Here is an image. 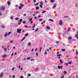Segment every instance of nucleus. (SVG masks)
Wrapping results in <instances>:
<instances>
[{"label": "nucleus", "instance_id": "nucleus-21", "mask_svg": "<svg viewBox=\"0 0 78 78\" xmlns=\"http://www.w3.org/2000/svg\"><path fill=\"white\" fill-rule=\"evenodd\" d=\"M63 73H64V74H65V75H66V74H67V71H65Z\"/></svg>", "mask_w": 78, "mask_h": 78}, {"label": "nucleus", "instance_id": "nucleus-52", "mask_svg": "<svg viewBox=\"0 0 78 78\" xmlns=\"http://www.w3.org/2000/svg\"><path fill=\"white\" fill-rule=\"evenodd\" d=\"M23 16H27V14H24Z\"/></svg>", "mask_w": 78, "mask_h": 78}, {"label": "nucleus", "instance_id": "nucleus-40", "mask_svg": "<svg viewBox=\"0 0 78 78\" xmlns=\"http://www.w3.org/2000/svg\"><path fill=\"white\" fill-rule=\"evenodd\" d=\"M65 33H66V34H67V33H68V32L66 30L65 31Z\"/></svg>", "mask_w": 78, "mask_h": 78}, {"label": "nucleus", "instance_id": "nucleus-1", "mask_svg": "<svg viewBox=\"0 0 78 78\" xmlns=\"http://www.w3.org/2000/svg\"><path fill=\"white\" fill-rule=\"evenodd\" d=\"M21 31H22V29H17V33H20H20H21Z\"/></svg>", "mask_w": 78, "mask_h": 78}, {"label": "nucleus", "instance_id": "nucleus-30", "mask_svg": "<svg viewBox=\"0 0 78 78\" xmlns=\"http://www.w3.org/2000/svg\"><path fill=\"white\" fill-rule=\"evenodd\" d=\"M62 50L63 51H66V49H62Z\"/></svg>", "mask_w": 78, "mask_h": 78}, {"label": "nucleus", "instance_id": "nucleus-41", "mask_svg": "<svg viewBox=\"0 0 78 78\" xmlns=\"http://www.w3.org/2000/svg\"><path fill=\"white\" fill-rule=\"evenodd\" d=\"M38 30H39V29L38 28H37V29L35 30V31H38Z\"/></svg>", "mask_w": 78, "mask_h": 78}, {"label": "nucleus", "instance_id": "nucleus-46", "mask_svg": "<svg viewBox=\"0 0 78 78\" xmlns=\"http://www.w3.org/2000/svg\"><path fill=\"white\" fill-rule=\"evenodd\" d=\"M20 78H23V76H20Z\"/></svg>", "mask_w": 78, "mask_h": 78}, {"label": "nucleus", "instance_id": "nucleus-35", "mask_svg": "<svg viewBox=\"0 0 78 78\" xmlns=\"http://www.w3.org/2000/svg\"><path fill=\"white\" fill-rule=\"evenodd\" d=\"M39 5V3H38L35 4V6H37V5Z\"/></svg>", "mask_w": 78, "mask_h": 78}, {"label": "nucleus", "instance_id": "nucleus-13", "mask_svg": "<svg viewBox=\"0 0 78 78\" xmlns=\"http://www.w3.org/2000/svg\"><path fill=\"white\" fill-rule=\"evenodd\" d=\"M7 56V55H2V58H5V57H6Z\"/></svg>", "mask_w": 78, "mask_h": 78}, {"label": "nucleus", "instance_id": "nucleus-23", "mask_svg": "<svg viewBox=\"0 0 78 78\" xmlns=\"http://www.w3.org/2000/svg\"><path fill=\"white\" fill-rule=\"evenodd\" d=\"M49 20H50V21H51L52 22H53V20L51 19H50Z\"/></svg>", "mask_w": 78, "mask_h": 78}, {"label": "nucleus", "instance_id": "nucleus-44", "mask_svg": "<svg viewBox=\"0 0 78 78\" xmlns=\"http://www.w3.org/2000/svg\"><path fill=\"white\" fill-rule=\"evenodd\" d=\"M56 44H59V41H56Z\"/></svg>", "mask_w": 78, "mask_h": 78}, {"label": "nucleus", "instance_id": "nucleus-12", "mask_svg": "<svg viewBox=\"0 0 78 78\" xmlns=\"http://www.w3.org/2000/svg\"><path fill=\"white\" fill-rule=\"evenodd\" d=\"M72 39V37H68V39L69 40H70V39Z\"/></svg>", "mask_w": 78, "mask_h": 78}, {"label": "nucleus", "instance_id": "nucleus-3", "mask_svg": "<svg viewBox=\"0 0 78 78\" xmlns=\"http://www.w3.org/2000/svg\"><path fill=\"white\" fill-rule=\"evenodd\" d=\"M56 6H57V4H55L54 5H53V7H52V9H55L56 7Z\"/></svg>", "mask_w": 78, "mask_h": 78}, {"label": "nucleus", "instance_id": "nucleus-16", "mask_svg": "<svg viewBox=\"0 0 78 78\" xmlns=\"http://www.w3.org/2000/svg\"><path fill=\"white\" fill-rule=\"evenodd\" d=\"M12 33V32H10L9 33V34H8V36H9V35H10L11 34V33Z\"/></svg>", "mask_w": 78, "mask_h": 78}, {"label": "nucleus", "instance_id": "nucleus-61", "mask_svg": "<svg viewBox=\"0 0 78 78\" xmlns=\"http://www.w3.org/2000/svg\"><path fill=\"white\" fill-rule=\"evenodd\" d=\"M38 17H39V18H40V17H41V16L40 15L38 16Z\"/></svg>", "mask_w": 78, "mask_h": 78}, {"label": "nucleus", "instance_id": "nucleus-37", "mask_svg": "<svg viewBox=\"0 0 78 78\" xmlns=\"http://www.w3.org/2000/svg\"><path fill=\"white\" fill-rule=\"evenodd\" d=\"M65 65H66V66H68L69 65V64H68V63H65Z\"/></svg>", "mask_w": 78, "mask_h": 78}, {"label": "nucleus", "instance_id": "nucleus-24", "mask_svg": "<svg viewBox=\"0 0 78 78\" xmlns=\"http://www.w3.org/2000/svg\"><path fill=\"white\" fill-rule=\"evenodd\" d=\"M28 45H29V46H30L31 45V43L30 42L29 44H27Z\"/></svg>", "mask_w": 78, "mask_h": 78}, {"label": "nucleus", "instance_id": "nucleus-9", "mask_svg": "<svg viewBox=\"0 0 78 78\" xmlns=\"http://www.w3.org/2000/svg\"><path fill=\"white\" fill-rule=\"evenodd\" d=\"M7 36H8V33H5V34H4V37H6V36H7Z\"/></svg>", "mask_w": 78, "mask_h": 78}, {"label": "nucleus", "instance_id": "nucleus-64", "mask_svg": "<svg viewBox=\"0 0 78 78\" xmlns=\"http://www.w3.org/2000/svg\"><path fill=\"white\" fill-rule=\"evenodd\" d=\"M64 76H62V77H61V78H64Z\"/></svg>", "mask_w": 78, "mask_h": 78}, {"label": "nucleus", "instance_id": "nucleus-38", "mask_svg": "<svg viewBox=\"0 0 78 78\" xmlns=\"http://www.w3.org/2000/svg\"><path fill=\"white\" fill-rule=\"evenodd\" d=\"M33 2L34 3H36V0H34Z\"/></svg>", "mask_w": 78, "mask_h": 78}, {"label": "nucleus", "instance_id": "nucleus-58", "mask_svg": "<svg viewBox=\"0 0 78 78\" xmlns=\"http://www.w3.org/2000/svg\"><path fill=\"white\" fill-rule=\"evenodd\" d=\"M36 55H37V56H38V53H36Z\"/></svg>", "mask_w": 78, "mask_h": 78}, {"label": "nucleus", "instance_id": "nucleus-14", "mask_svg": "<svg viewBox=\"0 0 78 78\" xmlns=\"http://www.w3.org/2000/svg\"><path fill=\"white\" fill-rule=\"evenodd\" d=\"M46 28L48 30H50V27L48 26H47Z\"/></svg>", "mask_w": 78, "mask_h": 78}, {"label": "nucleus", "instance_id": "nucleus-26", "mask_svg": "<svg viewBox=\"0 0 78 78\" xmlns=\"http://www.w3.org/2000/svg\"><path fill=\"white\" fill-rule=\"evenodd\" d=\"M62 56V55L61 54H58L57 55V56Z\"/></svg>", "mask_w": 78, "mask_h": 78}, {"label": "nucleus", "instance_id": "nucleus-28", "mask_svg": "<svg viewBox=\"0 0 78 78\" xmlns=\"http://www.w3.org/2000/svg\"><path fill=\"white\" fill-rule=\"evenodd\" d=\"M46 12V11H44L42 12H41V13H42V14H43V13H45V12Z\"/></svg>", "mask_w": 78, "mask_h": 78}, {"label": "nucleus", "instance_id": "nucleus-10", "mask_svg": "<svg viewBox=\"0 0 78 78\" xmlns=\"http://www.w3.org/2000/svg\"><path fill=\"white\" fill-rule=\"evenodd\" d=\"M25 38H26V37H23V38L22 39L21 41L22 42V41H24V40H25Z\"/></svg>", "mask_w": 78, "mask_h": 78}, {"label": "nucleus", "instance_id": "nucleus-34", "mask_svg": "<svg viewBox=\"0 0 78 78\" xmlns=\"http://www.w3.org/2000/svg\"><path fill=\"white\" fill-rule=\"evenodd\" d=\"M41 50H42V48H40V51H39L40 52H41Z\"/></svg>", "mask_w": 78, "mask_h": 78}, {"label": "nucleus", "instance_id": "nucleus-11", "mask_svg": "<svg viewBox=\"0 0 78 78\" xmlns=\"http://www.w3.org/2000/svg\"><path fill=\"white\" fill-rule=\"evenodd\" d=\"M20 6L21 7H23V6H24V5L23 4H22V3H20Z\"/></svg>", "mask_w": 78, "mask_h": 78}, {"label": "nucleus", "instance_id": "nucleus-63", "mask_svg": "<svg viewBox=\"0 0 78 78\" xmlns=\"http://www.w3.org/2000/svg\"><path fill=\"white\" fill-rule=\"evenodd\" d=\"M2 28H5V26H2Z\"/></svg>", "mask_w": 78, "mask_h": 78}, {"label": "nucleus", "instance_id": "nucleus-50", "mask_svg": "<svg viewBox=\"0 0 78 78\" xmlns=\"http://www.w3.org/2000/svg\"><path fill=\"white\" fill-rule=\"evenodd\" d=\"M65 17V18H66H66L69 17V16H65V17Z\"/></svg>", "mask_w": 78, "mask_h": 78}, {"label": "nucleus", "instance_id": "nucleus-4", "mask_svg": "<svg viewBox=\"0 0 78 78\" xmlns=\"http://www.w3.org/2000/svg\"><path fill=\"white\" fill-rule=\"evenodd\" d=\"M58 69H61V70L62 69V66H58Z\"/></svg>", "mask_w": 78, "mask_h": 78}, {"label": "nucleus", "instance_id": "nucleus-17", "mask_svg": "<svg viewBox=\"0 0 78 78\" xmlns=\"http://www.w3.org/2000/svg\"><path fill=\"white\" fill-rule=\"evenodd\" d=\"M19 19V17H16L15 18V19L16 20H18Z\"/></svg>", "mask_w": 78, "mask_h": 78}, {"label": "nucleus", "instance_id": "nucleus-8", "mask_svg": "<svg viewBox=\"0 0 78 78\" xmlns=\"http://www.w3.org/2000/svg\"><path fill=\"white\" fill-rule=\"evenodd\" d=\"M3 73H1V74L0 75V77L1 78H2V77H3Z\"/></svg>", "mask_w": 78, "mask_h": 78}, {"label": "nucleus", "instance_id": "nucleus-36", "mask_svg": "<svg viewBox=\"0 0 78 78\" xmlns=\"http://www.w3.org/2000/svg\"><path fill=\"white\" fill-rule=\"evenodd\" d=\"M26 22H26V21H24L23 22V23H26Z\"/></svg>", "mask_w": 78, "mask_h": 78}, {"label": "nucleus", "instance_id": "nucleus-19", "mask_svg": "<svg viewBox=\"0 0 78 78\" xmlns=\"http://www.w3.org/2000/svg\"><path fill=\"white\" fill-rule=\"evenodd\" d=\"M7 3L8 5H10V2L9 1H8Z\"/></svg>", "mask_w": 78, "mask_h": 78}, {"label": "nucleus", "instance_id": "nucleus-2", "mask_svg": "<svg viewBox=\"0 0 78 78\" xmlns=\"http://www.w3.org/2000/svg\"><path fill=\"white\" fill-rule=\"evenodd\" d=\"M59 25L61 26L62 25V20H60L59 21Z\"/></svg>", "mask_w": 78, "mask_h": 78}, {"label": "nucleus", "instance_id": "nucleus-53", "mask_svg": "<svg viewBox=\"0 0 78 78\" xmlns=\"http://www.w3.org/2000/svg\"><path fill=\"white\" fill-rule=\"evenodd\" d=\"M10 43H12L13 42H14V41H10Z\"/></svg>", "mask_w": 78, "mask_h": 78}, {"label": "nucleus", "instance_id": "nucleus-60", "mask_svg": "<svg viewBox=\"0 0 78 78\" xmlns=\"http://www.w3.org/2000/svg\"><path fill=\"white\" fill-rule=\"evenodd\" d=\"M33 21H31L30 22V23H33Z\"/></svg>", "mask_w": 78, "mask_h": 78}, {"label": "nucleus", "instance_id": "nucleus-29", "mask_svg": "<svg viewBox=\"0 0 78 78\" xmlns=\"http://www.w3.org/2000/svg\"><path fill=\"white\" fill-rule=\"evenodd\" d=\"M13 16H12L10 17V19H11L12 20L13 19Z\"/></svg>", "mask_w": 78, "mask_h": 78}, {"label": "nucleus", "instance_id": "nucleus-47", "mask_svg": "<svg viewBox=\"0 0 78 78\" xmlns=\"http://www.w3.org/2000/svg\"><path fill=\"white\" fill-rule=\"evenodd\" d=\"M76 53L77 55H78V52H77V51H76Z\"/></svg>", "mask_w": 78, "mask_h": 78}, {"label": "nucleus", "instance_id": "nucleus-33", "mask_svg": "<svg viewBox=\"0 0 78 78\" xmlns=\"http://www.w3.org/2000/svg\"><path fill=\"white\" fill-rule=\"evenodd\" d=\"M24 27L27 28H29V27L28 26H27L26 25H25L24 26Z\"/></svg>", "mask_w": 78, "mask_h": 78}, {"label": "nucleus", "instance_id": "nucleus-22", "mask_svg": "<svg viewBox=\"0 0 78 78\" xmlns=\"http://www.w3.org/2000/svg\"><path fill=\"white\" fill-rule=\"evenodd\" d=\"M40 8H43V7H42V5H41V4L40 5Z\"/></svg>", "mask_w": 78, "mask_h": 78}, {"label": "nucleus", "instance_id": "nucleus-45", "mask_svg": "<svg viewBox=\"0 0 78 78\" xmlns=\"http://www.w3.org/2000/svg\"><path fill=\"white\" fill-rule=\"evenodd\" d=\"M28 76H31V74H28Z\"/></svg>", "mask_w": 78, "mask_h": 78}, {"label": "nucleus", "instance_id": "nucleus-6", "mask_svg": "<svg viewBox=\"0 0 78 78\" xmlns=\"http://www.w3.org/2000/svg\"><path fill=\"white\" fill-rule=\"evenodd\" d=\"M75 37L76 38V39H78V31L77 32V35H75Z\"/></svg>", "mask_w": 78, "mask_h": 78}, {"label": "nucleus", "instance_id": "nucleus-18", "mask_svg": "<svg viewBox=\"0 0 78 78\" xmlns=\"http://www.w3.org/2000/svg\"><path fill=\"white\" fill-rule=\"evenodd\" d=\"M59 61H60V63L61 64H62V60H61V59H60L59 60Z\"/></svg>", "mask_w": 78, "mask_h": 78}, {"label": "nucleus", "instance_id": "nucleus-32", "mask_svg": "<svg viewBox=\"0 0 78 78\" xmlns=\"http://www.w3.org/2000/svg\"><path fill=\"white\" fill-rule=\"evenodd\" d=\"M72 62L71 61V62H69L68 63V64H72Z\"/></svg>", "mask_w": 78, "mask_h": 78}, {"label": "nucleus", "instance_id": "nucleus-56", "mask_svg": "<svg viewBox=\"0 0 78 78\" xmlns=\"http://www.w3.org/2000/svg\"><path fill=\"white\" fill-rule=\"evenodd\" d=\"M20 24H21V22H20V23H18V25H20Z\"/></svg>", "mask_w": 78, "mask_h": 78}, {"label": "nucleus", "instance_id": "nucleus-15", "mask_svg": "<svg viewBox=\"0 0 78 78\" xmlns=\"http://www.w3.org/2000/svg\"><path fill=\"white\" fill-rule=\"evenodd\" d=\"M36 9L37 10V9H39V6H37L36 8Z\"/></svg>", "mask_w": 78, "mask_h": 78}, {"label": "nucleus", "instance_id": "nucleus-5", "mask_svg": "<svg viewBox=\"0 0 78 78\" xmlns=\"http://www.w3.org/2000/svg\"><path fill=\"white\" fill-rule=\"evenodd\" d=\"M5 7H2L1 8V10H2V11H3V10H5Z\"/></svg>", "mask_w": 78, "mask_h": 78}, {"label": "nucleus", "instance_id": "nucleus-20", "mask_svg": "<svg viewBox=\"0 0 78 78\" xmlns=\"http://www.w3.org/2000/svg\"><path fill=\"white\" fill-rule=\"evenodd\" d=\"M23 20L22 19H20V22L21 23L22 22Z\"/></svg>", "mask_w": 78, "mask_h": 78}, {"label": "nucleus", "instance_id": "nucleus-7", "mask_svg": "<svg viewBox=\"0 0 78 78\" xmlns=\"http://www.w3.org/2000/svg\"><path fill=\"white\" fill-rule=\"evenodd\" d=\"M55 2V0H51L50 2L51 3H54Z\"/></svg>", "mask_w": 78, "mask_h": 78}, {"label": "nucleus", "instance_id": "nucleus-42", "mask_svg": "<svg viewBox=\"0 0 78 78\" xmlns=\"http://www.w3.org/2000/svg\"><path fill=\"white\" fill-rule=\"evenodd\" d=\"M32 19H33V18H31L29 20V22H31L32 20Z\"/></svg>", "mask_w": 78, "mask_h": 78}, {"label": "nucleus", "instance_id": "nucleus-49", "mask_svg": "<svg viewBox=\"0 0 78 78\" xmlns=\"http://www.w3.org/2000/svg\"><path fill=\"white\" fill-rule=\"evenodd\" d=\"M15 7H16V8H17V7H18V5H15Z\"/></svg>", "mask_w": 78, "mask_h": 78}, {"label": "nucleus", "instance_id": "nucleus-57", "mask_svg": "<svg viewBox=\"0 0 78 78\" xmlns=\"http://www.w3.org/2000/svg\"><path fill=\"white\" fill-rule=\"evenodd\" d=\"M42 19H41L40 20V21H42Z\"/></svg>", "mask_w": 78, "mask_h": 78}, {"label": "nucleus", "instance_id": "nucleus-51", "mask_svg": "<svg viewBox=\"0 0 78 78\" xmlns=\"http://www.w3.org/2000/svg\"><path fill=\"white\" fill-rule=\"evenodd\" d=\"M15 75L13 76H12L13 78H15Z\"/></svg>", "mask_w": 78, "mask_h": 78}, {"label": "nucleus", "instance_id": "nucleus-55", "mask_svg": "<svg viewBox=\"0 0 78 78\" xmlns=\"http://www.w3.org/2000/svg\"><path fill=\"white\" fill-rule=\"evenodd\" d=\"M14 68H14H13L12 69V70H14V68Z\"/></svg>", "mask_w": 78, "mask_h": 78}, {"label": "nucleus", "instance_id": "nucleus-25", "mask_svg": "<svg viewBox=\"0 0 78 78\" xmlns=\"http://www.w3.org/2000/svg\"><path fill=\"white\" fill-rule=\"evenodd\" d=\"M28 35V33H27L25 35V36H27Z\"/></svg>", "mask_w": 78, "mask_h": 78}, {"label": "nucleus", "instance_id": "nucleus-59", "mask_svg": "<svg viewBox=\"0 0 78 78\" xmlns=\"http://www.w3.org/2000/svg\"><path fill=\"white\" fill-rule=\"evenodd\" d=\"M38 13H39V12H37L35 13L36 14H38Z\"/></svg>", "mask_w": 78, "mask_h": 78}, {"label": "nucleus", "instance_id": "nucleus-43", "mask_svg": "<svg viewBox=\"0 0 78 78\" xmlns=\"http://www.w3.org/2000/svg\"><path fill=\"white\" fill-rule=\"evenodd\" d=\"M22 8V7H21V6H20L19 7V9H21Z\"/></svg>", "mask_w": 78, "mask_h": 78}, {"label": "nucleus", "instance_id": "nucleus-62", "mask_svg": "<svg viewBox=\"0 0 78 78\" xmlns=\"http://www.w3.org/2000/svg\"><path fill=\"white\" fill-rule=\"evenodd\" d=\"M34 50V49H32V52H33Z\"/></svg>", "mask_w": 78, "mask_h": 78}, {"label": "nucleus", "instance_id": "nucleus-39", "mask_svg": "<svg viewBox=\"0 0 78 78\" xmlns=\"http://www.w3.org/2000/svg\"><path fill=\"white\" fill-rule=\"evenodd\" d=\"M67 31L68 32L69 31H70V29H68V30Z\"/></svg>", "mask_w": 78, "mask_h": 78}, {"label": "nucleus", "instance_id": "nucleus-48", "mask_svg": "<svg viewBox=\"0 0 78 78\" xmlns=\"http://www.w3.org/2000/svg\"><path fill=\"white\" fill-rule=\"evenodd\" d=\"M75 6H76V7L77 8L78 7V5L77 4H76L75 5Z\"/></svg>", "mask_w": 78, "mask_h": 78}, {"label": "nucleus", "instance_id": "nucleus-27", "mask_svg": "<svg viewBox=\"0 0 78 78\" xmlns=\"http://www.w3.org/2000/svg\"><path fill=\"white\" fill-rule=\"evenodd\" d=\"M31 59V58L30 57H28L27 58V60H28V59Z\"/></svg>", "mask_w": 78, "mask_h": 78}, {"label": "nucleus", "instance_id": "nucleus-31", "mask_svg": "<svg viewBox=\"0 0 78 78\" xmlns=\"http://www.w3.org/2000/svg\"><path fill=\"white\" fill-rule=\"evenodd\" d=\"M42 1H41V2H40V4H41V5H43V3H42Z\"/></svg>", "mask_w": 78, "mask_h": 78}, {"label": "nucleus", "instance_id": "nucleus-54", "mask_svg": "<svg viewBox=\"0 0 78 78\" xmlns=\"http://www.w3.org/2000/svg\"><path fill=\"white\" fill-rule=\"evenodd\" d=\"M34 59H31L30 61H34Z\"/></svg>", "mask_w": 78, "mask_h": 78}]
</instances>
